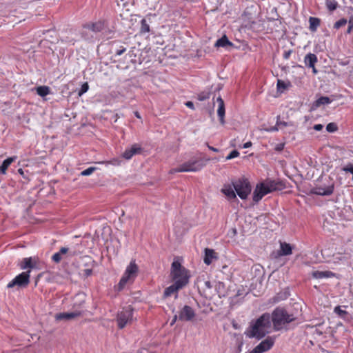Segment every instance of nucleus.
Segmentation results:
<instances>
[{"label": "nucleus", "instance_id": "48", "mask_svg": "<svg viewBox=\"0 0 353 353\" xmlns=\"http://www.w3.org/2000/svg\"><path fill=\"white\" fill-rule=\"evenodd\" d=\"M292 53V50H285L283 53V58L285 59H288L291 55V54Z\"/></svg>", "mask_w": 353, "mask_h": 353}, {"label": "nucleus", "instance_id": "20", "mask_svg": "<svg viewBox=\"0 0 353 353\" xmlns=\"http://www.w3.org/2000/svg\"><path fill=\"white\" fill-rule=\"evenodd\" d=\"M141 150V148L139 145L134 144L130 148L125 150L123 153V157L127 160H130L134 155L140 153Z\"/></svg>", "mask_w": 353, "mask_h": 353}, {"label": "nucleus", "instance_id": "19", "mask_svg": "<svg viewBox=\"0 0 353 353\" xmlns=\"http://www.w3.org/2000/svg\"><path fill=\"white\" fill-rule=\"evenodd\" d=\"M219 255L214 250L210 248L205 249V256L203 261L205 264L209 265L213 261L218 259Z\"/></svg>", "mask_w": 353, "mask_h": 353}, {"label": "nucleus", "instance_id": "33", "mask_svg": "<svg viewBox=\"0 0 353 353\" xmlns=\"http://www.w3.org/2000/svg\"><path fill=\"white\" fill-rule=\"evenodd\" d=\"M290 85V83H286L282 80H278L276 86L278 91L283 92L285 90H286Z\"/></svg>", "mask_w": 353, "mask_h": 353}, {"label": "nucleus", "instance_id": "31", "mask_svg": "<svg viewBox=\"0 0 353 353\" xmlns=\"http://www.w3.org/2000/svg\"><path fill=\"white\" fill-rule=\"evenodd\" d=\"M150 32V25L145 19L141 21L140 33L142 34H146Z\"/></svg>", "mask_w": 353, "mask_h": 353}, {"label": "nucleus", "instance_id": "49", "mask_svg": "<svg viewBox=\"0 0 353 353\" xmlns=\"http://www.w3.org/2000/svg\"><path fill=\"white\" fill-rule=\"evenodd\" d=\"M314 130L316 131H321L323 128V125L322 124H315L313 127Z\"/></svg>", "mask_w": 353, "mask_h": 353}, {"label": "nucleus", "instance_id": "8", "mask_svg": "<svg viewBox=\"0 0 353 353\" xmlns=\"http://www.w3.org/2000/svg\"><path fill=\"white\" fill-rule=\"evenodd\" d=\"M133 321V309L130 305L123 307L117 316V322L119 329L124 328Z\"/></svg>", "mask_w": 353, "mask_h": 353}, {"label": "nucleus", "instance_id": "4", "mask_svg": "<svg viewBox=\"0 0 353 353\" xmlns=\"http://www.w3.org/2000/svg\"><path fill=\"white\" fill-rule=\"evenodd\" d=\"M209 161L210 159L194 157L181 164L174 171L176 172H196L202 170Z\"/></svg>", "mask_w": 353, "mask_h": 353}, {"label": "nucleus", "instance_id": "23", "mask_svg": "<svg viewBox=\"0 0 353 353\" xmlns=\"http://www.w3.org/2000/svg\"><path fill=\"white\" fill-rule=\"evenodd\" d=\"M37 260L35 258H24L21 264V268L26 270L27 268L32 269L37 268Z\"/></svg>", "mask_w": 353, "mask_h": 353}, {"label": "nucleus", "instance_id": "52", "mask_svg": "<svg viewBox=\"0 0 353 353\" xmlns=\"http://www.w3.org/2000/svg\"><path fill=\"white\" fill-rule=\"evenodd\" d=\"M251 146H252V143L250 141H248L243 145V148H248Z\"/></svg>", "mask_w": 353, "mask_h": 353}, {"label": "nucleus", "instance_id": "11", "mask_svg": "<svg viewBox=\"0 0 353 353\" xmlns=\"http://www.w3.org/2000/svg\"><path fill=\"white\" fill-rule=\"evenodd\" d=\"M190 225L183 219H178L174 223L173 231L177 237L183 236L188 230Z\"/></svg>", "mask_w": 353, "mask_h": 353}, {"label": "nucleus", "instance_id": "55", "mask_svg": "<svg viewBox=\"0 0 353 353\" xmlns=\"http://www.w3.org/2000/svg\"><path fill=\"white\" fill-rule=\"evenodd\" d=\"M312 68V72L314 74H316L317 73V70L316 69L315 66L314 65V68Z\"/></svg>", "mask_w": 353, "mask_h": 353}, {"label": "nucleus", "instance_id": "3", "mask_svg": "<svg viewBox=\"0 0 353 353\" xmlns=\"http://www.w3.org/2000/svg\"><path fill=\"white\" fill-rule=\"evenodd\" d=\"M170 276L174 283H179L185 288L190 281V271L183 267L178 260H174L170 268Z\"/></svg>", "mask_w": 353, "mask_h": 353}, {"label": "nucleus", "instance_id": "53", "mask_svg": "<svg viewBox=\"0 0 353 353\" xmlns=\"http://www.w3.org/2000/svg\"><path fill=\"white\" fill-rule=\"evenodd\" d=\"M208 148H209L210 150H212V151H213V152H219V149H217V148H214V147L210 146V145H208Z\"/></svg>", "mask_w": 353, "mask_h": 353}, {"label": "nucleus", "instance_id": "24", "mask_svg": "<svg viewBox=\"0 0 353 353\" xmlns=\"http://www.w3.org/2000/svg\"><path fill=\"white\" fill-rule=\"evenodd\" d=\"M221 192L229 199H234L236 198V192L234 187L230 184H225L221 189Z\"/></svg>", "mask_w": 353, "mask_h": 353}, {"label": "nucleus", "instance_id": "15", "mask_svg": "<svg viewBox=\"0 0 353 353\" xmlns=\"http://www.w3.org/2000/svg\"><path fill=\"white\" fill-rule=\"evenodd\" d=\"M183 288V287L181 286L179 283L173 282V284L165 289L163 298L167 299L172 295H174L175 298L176 299L178 297L179 291Z\"/></svg>", "mask_w": 353, "mask_h": 353}, {"label": "nucleus", "instance_id": "41", "mask_svg": "<svg viewBox=\"0 0 353 353\" xmlns=\"http://www.w3.org/2000/svg\"><path fill=\"white\" fill-rule=\"evenodd\" d=\"M96 170L94 167H90L81 172L82 176H89Z\"/></svg>", "mask_w": 353, "mask_h": 353}, {"label": "nucleus", "instance_id": "44", "mask_svg": "<svg viewBox=\"0 0 353 353\" xmlns=\"http://www.w3.org/2000/svg\"><path fill=\"white\" fill-rule=\"evenodd\" d=\"M279 129V128L277 124L276 123V125L274 126H272V127H270V128H264V130L266 131V132H272L278 131Z\"/></svg>", "mask_w": 353, "mask_h": 353}, {"label": "nucleus", "instance_id": "14", "mask_svg": "<svg viewBox=\"0 0 353 353\" xmlns=\"http://www.w3.org/2000/svg\"><path fill=\"white\" fill-rule=\"evenodd\" d=\"M274 344L273 338L268 336L265 340L262 341L254 349V352L263 353L270 350Z\"/></svg>", "mask_w": 353, "mask_h": 353}, {"label": "nucleus", "instance_id": "46", "mask_svg": "<svg viewBox=\"0 0 353 353\" xmlns=\"http://www.w3.org/2000/svg\"><path fill=\"white\" fill-rule=\"evenodd\" d=\"M125 51H126V48L125 47H121L119 49L116 50L115 55L116 56H121Z\"/></svg>", "mask_w": 353, "mask_h": 353}, {"label": "nucleus", "instance_id": "16", "mask_svg": "<svg viewBox=\"0 0 353 353\" xmlns=\"http://www.w3.org/2000/svg\"><path fill=\"white\" fill-rule=\"evenodd\" d=\"M104 28L103 22L99 21L94 23H88L84 25V31L88 32L92 31L94 33V36L101 31H102Z\"/></svg>", "mask_w": 353, "mask_h": 353}, {"label": "nucleus", "instance_id": "35", "mask_svg": "<svg viewBox=\"0 0 353 353\" xmlns=\"http://www.w3.org/2000/svg\"><path fill=\"white\" fill-rule=\"evenodd\" d=\"M145 1L150 10H156L159 0H145Z\"/></svg>", "mask_w": 353, "mask_h": 353}, {"label": "nucleus", "instance_id": "50", "mask_svg": "<svg viewBox=\"0 0 353 353\" xmlns=\"http://www.w3.org/2000/svg\"><path fill=\"white\" fill-rule=\"evenodd\" d=\"M109 163L113 165H119L120 164V161L118 159H113L109 162Z\"/></svg>", "mask_w": 353, "mask_h": 353}, {"label": "nucleus", "instance_id": "43", "mask_svg": "<svg viewBox=\"0 0 353 353\" xmlns=\"http://www.w3.org/2000/svg\"><path fill=\"white\" fill-rule=\"evenodd\" d=\"M334 312L340 316H343L347 314V312L341 309L340 306H336L334 308Z\"/></svg>", "mask_w": 353, "mask_h": 353}, {"label": "nucleus", "instance_id": "26", "mask_svg": "<svg viewBox=\"0 0 353 353\" xmlns=\"http://www.w3.org/2000/svg\"><path fill=\"white\" fill-rule=\"evenodd\" d=\"M17 159V157L16 156H13L5 159L3 161L2 164L0 165V172L3 174H5L6 173L8 168L10 165V164L12 162L15 161Z\"/></svg>", "mask_w": 353, "mask_h": 353}, {"label": "nucleus", "instance_id": "7", "mask_svg": "<svg viewBox=\"0 0 353 353\" xmlns=\"http://www.w3.org/2000/svg\"><path fill=\"white\" fill-rule=\"evenodd\" d=\"M232 186L236 194L241 199H246L252 190L250 182L245 179H239L232 181Z\"/></svg>", "mask_w": 353, "mask_h": 353}, {"label": "nucleus", "instance_id": "1", "mask_svg": "<svg viewBox=\"0 0 353 353\" xmlns=\"http://www.w3.org/2000/svg\"><path fill=\"white\" fill-rule=\"evenodd\" d=\"M271 327V316L268 313L263 314L255 321L252 322L245 331V334L249 338L261 339L268 333Z\"/></svg>", "mask_w": 353, "mask_h": 353}, {"label": "nucleus", "instance_id": "21", "mask_svg": "<svg viewBox=\"0 0 353 353\" xmlns=\"http://www.w3.org/2000/svg\"><path fill=\"white\" fill-rule=\"evenodd\" d=\"M281 248L276 252L272 253L274 258H278L281 256H286L292 254V247L290 244H280Z\"/></svg>", "mask_w": 353, "mask_h": 353}, {"label": "nucleus", "instance_id": "29", "mask_svg": "<svg viewBox=\"0 0 353 353\" xmlns=\"http://www.w3.org/2000/svg\"><path fill=\"white\" fill-rule=\"evenodd\" d=\"M310 30L312 32L316 31L318 27L320 25V19L319 18L310 17L309 18Z\"/></svg>", "mask_w": 353, "mask_h": 353}, {"label": "nucleus", "instance_id": "10", "mask_svg": "<svg viewBox=\"0 0 353 353\" xmlns=\"http://www.w3.org/2000/svg\"><path fill=\"white\" fill-rule=\"evenodd\" d=\"M30 270L27 272H21L13 279L10 283H8L7 288H12L14 286L19 287H26L30 283Z\"/></svg>", "mask_w": 353, "mask_h": 353}, {"label": "nucleus", "instance_id": "56", "mask_svg": "<svg viewBox=\"0 0 353 353\" xmlns=\"http://www.w3.org/2000/svg\"><path fill=\"white\" fill-rule=\"evenodd\" d=\"M134 115L136 116V117L140 119L141 118V116L139 114V113L138 112H134Z\"/></svg>", "mask_w": 353, "mask_h": 353}, {"label": "nucleus", "instance_id": "62", "mask_svg": "<svg viewBox=\"0 0 353 353\" xmlns=\"http://www.w3.org/2000/svg\"><path fill=\"white\" fill-rule=\"evenodd\" d=\"M233 233L235 234L236 233V230H233Z\"/></svg>", "mask_w": 353, "mask_h": 353}, {"label": "nucleus", "instance_id": "32", "mask_svg": "<svg viewBox=\"0 0 353 353\" xmlns=\"http://www.w3.org/2000/svg\"><path fill=\"white\" fill-rule=\"evenodd\" d=\"M37 93L40 97H46L50 94V88L48 86H39L37 88Z\"/></svg>", "mask_w": 353, "mask_h": 353}, {"label": "nucleus", "instance_id": "25", "mask_svg": "<svg viewBox=\"0 0 353 353\" xmlns=\"http://www.w3.org/2000/svg\"><path fill=\"white\" fill-rule=\"evenodd\" d=\"M312 276L314 279H321L323 278H330L334 276V273L331 271H314Z\"/></svg>", "mask_w": 353, "mask_h": 353}, {"label": "nucleus", "instance_id": "61", "mask_svg": "<svg viewBox=\"0 0 353 353\" xmlns=\"http://www.w3.org/2000/svg\"><path fill=\"white\" fill-rule=\"evenodd\" d=\"M176 318H177V316H174V319H173V323H174V322H175V321H176Z\"/></svg>", "mask_w": 353, "mask_h": 353}, {"label": "nucleus", "instance_id": "22", "mask_svg": "<svg viewBox=\"0 0 353 353\" xmlns=\"http://www.w3.org/2000/svg\"><path fill=\"white\" fill-rule=\"evenodd\" d=\"M216 101L218 103L217 114L219 118V121H220L221 123L224 124L225 123L224 117H225V112L224 101L221 97L217 98Z\"/></svg>", "mask_w": 353, "mask_h": 353}, {"label": "nucleus", "instance_id": "54", "mask_svg": "<svg viewBox=\"0 0 353 353\" xmlns=\"http://www.w3.org/2000/svg\"><path fill=\"white\" fill-rule=\"evenodd\" d=\"M283 144H280V145H277V147H276L277 150H283Z\"/></svg>", "mask_w": 353, "mask_h": 353}, {"label": "nucleus", "instance_id": "18", "mask_svg": "<svg viewBox=\"0 0 353 353\" xmlns=\"http://www.w3.org/2000/svg\"><path fill=\"white\" fill-rule=\"evenodd\" d=\"M334 185H329L327 186H319L313 189L314 194L321 196H329L333 193Z\"/></svg>", "mask_w": 353, "mask_h": 353}, {"label": "nucleus", "instance_id": "58", "mask_svg": "<svg viewBox=\"0 0 353 353\" xmlns=\"http://www.w3.org/2000/svg\"><path fill=\"white\" fill-rule=\"evenodd\" d=\"M91 272H92V270H86V274H87V275H90V273H91Z\"/></svg>", "mask_w": 353, "mask_h": 353}, {"label": "nucleus", "instance_id": "2", "mask_svg": "<svg viewBox=\"0 0 353 353\" xmlns=\"http://www.w3.org/2000/svg\"><path fill=\"white\" fill-rule=\"evenodd\" d=\"M284 188V184L280 181L266 179L256 185L253 192V201L258 203L266 194L274 191L281 190Z\"/></svg>", "mask_w": 353, "mask_h": 353}, {"label": "nucleus", "instance_id": "30", "mask_svg": "<svg viewBox=\"0 0 353 353\" xmlns=\"http://www.w3.org/2000/svg\"><path fill=\"white\" fill-rule=\"evenodd\" d=\"M332 102V100L328 97H321L314 103L316 107H319L321 105H327Z\"/></svg>", "mask_w": 353, "mask_h": 353}, {"label": "nucleus", "instance_id": "45", "mask_svg": "<svg viewBox=\"0 0 353 353\" xmlns=\"http://www.w3.org/2000/svg\"><path fill=\"white\" fill-rule=\"evenodd\" d=\"M353 30V17L349 20V26L347 30V33H350Z\"/></svg>", "mask_w": 353, "mask_h": 353}, {"label": "nucleus", "instance_id": "28", "mask_svg": "<svg viewBox=\"0 0 353 353\" xmlns=\"http://www.w3.org/2000/svg\"><path fill=\"white\" fill-rule=\"evenodd\" d=\"M304 61L307 67L314 68L317 62V57L314 54L309 53L305 57Z\"/></svg>", "mask_w": 353, "mask_h": 353}, {"label": "nucleus", "instance_id": "37", "mask_svg": "<svg viewBox=\"0 0 353 353\" xmlns=\"http://www.w3.org/2000/svg\"><path fill=\"white\" fill-rule=\"evenodd\" d=\"M326 130L328 132H334L337 130V125L334 123H330L326 126Z\"/></svg>", "mask_w": 353, "mask_h": 353}, {"label": "nucleus", "instance_id": "6", "mask_svg": "<svg viewBox=\"0 0 353 353\" xmlns=\"http://www.w3.org/2000/svg\"><path fill=\"white\" fill-rule=\"evenodd\" d=\"M139 267L134 260L130 261L127 266L119 283V289L122 290L128 283H132L137 276Z\"/></svg>", "mask_w": 353, "mask_h": 353}, {"label": "nucleus", "instance_id": "42", "mask_svg": "<svg viewBox=\"0 0 353 353\" xmlns=\"http://www.w3.org/2000/svg\"><path fill=\"white\" fill-rule=\"evenodd\" d=\"M239 152L237 151V150H232L227 157H226V159L227 160H230V159H232L234 158H236L237 157H239Z\"/></svg>", "mask_w": 353, "mask_h": 353}, {"label": "nucleus", "instance_id": "47", "mask_svg": "<svg viewBox=\"0 0 353 353\" xmlns=\"http://www.w3.org/2000/svg\"><path fill=\"white\" fill-rule=\"evenodd\" d=\"M279 116L277 117V121H276V124H277L279 128H281V126L285 127L287 125V123L286 122H285V121H279Z\"/></svg>", "mask_w": 353, "mask_h": 353}, {"label": "nucleus", "instance_id": "17", "mask_svg": "<svg viewBox=\"0 0 353 353\" xmlns=\"http://www.w3.org/2000/svg\"><path fill=\"white\" fill-rule=\"evenodd\" d=\"M83 312L80 310H76L71 312H62L59 313L55 315V319L57 321H61V320H70L72 319H75L77 317H79L80 316H82Z\"/></svg>", "mask_w": 353, "mask_h": 353}, {"label": "nucleus", "instance_id": "60", "mask_svg": "<svg viewBox=\"0 0 353 353\" xmlns=\"http://www.w3.org/2000/svg\"><path fill=\"white\" fill-rule=\"evenodd\" d=\"M176 318H177V316H174V319H173V323H174V322H175V321H176Z\"/></svg>", "mask_w": 353, "mask_h": 353}, {"label": "nucleus", "instance_id": "13", "mask_svg": "<svg viewBox=\"0 0 353 353\" xmlns=\"http://www.w3.org/2000/svg\"><path fill=\"white\" fill-rule=\"evenodd\" d=\"M196 316L195 312L192 307L189 305H185L179 312L178 318L182 321H191Z\"/></svg>", "mask_w": 353, "mask_h": 353}, {"label": "nucleus", "instance_id": "57", "mask_svg": "<svg viewBox=\"0 0 353 353\" xmlns=\"http://www.w3.org/2000/svg\"><path fill=\"white\" fill-rule=\"evenodd\" d=\"M18 172H19L21 175H23V170H22L21 168L19 169V170H18Z\"/></svg>", "mask_w": 353, "mask_h": 353}, {"label": "nucleus", "instance_id": "39", "mask_svg": "<svg viewBox=\"0 0 353 353\" xmlns=\"http://www.w3.org/2000/svg\"><path fill=\"white\" fill-rule=\"evenodd\" d=\"M210 92H201L198 94V99L201 101H205L206 99L210 98Z\"/></svg>", "mask_w": 353, "mask_h": 353}, {"label": "nucleus", "instance_id": "59", "mask_svg": "<svg viewBox=\"0 0 353 353\" xmlns=\"http://www.w3.org/2000/svg\"><path fill=\"white\" fill-rule=\"evenodd\" d=\"M84 240H83V243H88V240L86 239V237L85 236L84 238Z\"/></svg>", "mask_w": 353, "mask_h": 353}, {"label": "nucleus", "instance_id": "12", "mask_svg": "<svg viewBox=\"0 0 353 353\" xmlns=\"http://www.w3.org/2000/svg\"><path fill=\"white\" fill-rule=\"evenodd\" d=\"M74 255V252L66 247H62L57 252L52 256V260L56 263H60L62 260L67 259Z\"/></svg>", "mask_w": 353, "mask_h": 353}, {"label": "nucleus", "instance_id": "36", "mask_svg": "<svg viewBox=\"0 0 353 353\" xmlns=\"http://www.w3.org/2000/svg\"><path fill=\"white\" fill-rule=\"evenodd\" d=\"M81 34L82 37L85 40H91L94 37V33L92 32V31H88V32L84 31V26H83Z\"/></svg>", "mask_w": 353, "mask_h": 353}, {"label": "nucleus", "instance_id": "34", "mask_svg": "<svg viewBox=\"0 0 353 353\" xmlns=\"http://www.w3.org/2000/svg\"><path fill=\"white\" fill-rule=\"evenodd\" d=\"M325 4L327 6V8L330 11H334L336 9L338 3L335 0H326Z\"/></svg>", "mask_w": 353, "mask_h": 353}, {"label": "nucleus", "instance_id": "27", "mask_svg": "<svg viewBox=\"0 0 353 353\" xmlns=\"http://www.w3.org/2000/svg\"><path fill=\"white\" fill-rule=\"evenodd\" d=\"M233 46L234 44L229 41L225 35H223L221 38L219 39L215 43V46L218 48H227L228 46L232 47Z\"/></svg>", "mask_w": 353, "mask_h": 353}, {"label": "nucleus", "instance_id": "5", "mask_svg": "<svg viewBox=\"0 0 353 353\" xmlns=\"http://www.w3.org/2000/svg\"><path fill=\"white\" fill-rule=\"evenodd\" d=\"M295 319L296 318L293 314H289L283 308H276L272 312L271 317L275 330H280L283 328V325L294 321Z\"/></svg>", "mask_w": 353, "mask_h": 353}, {"label": "nucleus", "instance_id": "40", "mask_svg": "<svg viewBox=\"0 0 353 353\" xmlns=\"http://www.w3.org/2000/svg\"><path fill=\"white\" fill-rule=\"evenodd\" d=\"M89 89V85L88 84V83H84L81 87V89L79 91V93L78 94L79 96H81L83 95V94H85Z\"/></svg>", "mask_w": 353, "mask_h": 353}, {"label": "nucleus", "instance_id": "38", "mask_svg": "<svg viewBox=\"0 0 353 353\" xmlns=\"http://www.w3.org/2000/svg\"><path fill=\"white\" fill-rule=\"evenodd\" d=\"M347 23V20L345 19H341L339 21H337L334 25V28L336 29H339V28L345 26Z\"/></svg>", "mask_w": 353, "mask_h": 353}, {"label": "nucleus", "instance_id": "9", "mask_svg": "<svg viewBox=\"0 0 353 353\" xmlns=\"http://www.w3.org/2000/svg\"><path fill=\"white\" fill-rule=\"evenodd\" d=\"M93 241L103 243H112L114 241L111 236V229L108 225H101L95 231Z\"/></svg>", "mask_w": 353, "mask_h": 353}, {"label": "nucleus", "instance_id": "51", "mask_svg": "<svg viewBox=\"0 0 353 353\" xmlns=\"http://www.w3.org/2000/svg\"><path fill=\"white\" fill-rule=\"evenodd\" d=\"M185 104L188 108H189L190 109L194 108V103L192 101H187Z\"/></svg>", "mask_w": 353, "mask_h": 353}]
</instances>
